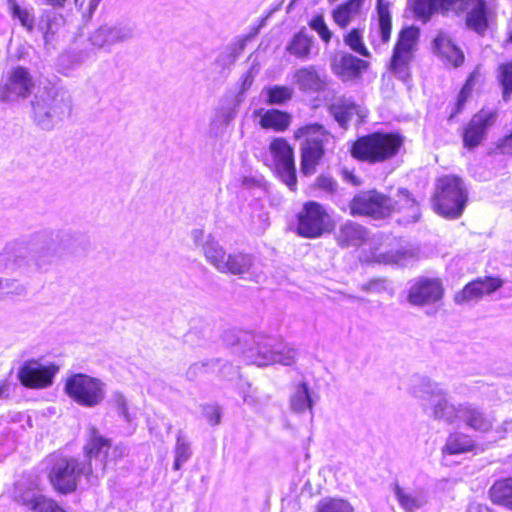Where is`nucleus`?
<instances>
[{"instance_id":"f257e3e1","label":"nucleus","mask_w":512,"mask_h":512,"mask_svg":"<svg viewBox=\"0 0 512 512\" xmlns=\"http://www.w3.org/2000/svg\"><path fill=\"white\" fill-rule=\"evenodd\" d=\"M71 239L67 233L49 230L9 243L0 253V272L29 277L37 271H47L69 252Z\"/></svg>"},{"instance_id":"f03ea898","label":"nucleus","mask_w":512,"mask_h":512,"mask_svg":"<svg viewBox=\"0 0 512 512\" xmlns=\"http://www.w3.org/2000/svg\"><path fill=\"white\" fill-rule=\"evenodd\" d=\"M223 339L227 345L238 346L237 352L243 353L250 363L259 367L277 363L291 365L296 360L294 348L262 333L227 331Z\"/></svg>"},{"instance_id":"7ed1b4c3","label":"nucleus","mask_w":512,"mask_h":512,"mask_svg":"<svg viewBox=\"0 0 512 512\" xmlns=\"http://www.w3.org/2000/svg\"><path fill=\"white\" fill-rule=\"evenodd\" d=\"M413 8L416 15L424 19L438 11L464 13L466 25L479 34L489 26V11L483 0H415Z\"/></svg>"},{"instance_id":"20e7f679","label":"nucleus","mask_w":512,"mask_h":512,"mask_svg":"<svg viewBox=\"0 0 512 512\" xmlns=\"http://www.w3.org/2000/svg\"><path fill=\"white\" fill-rule=\"evenodd\" d=\"M410 393L421 401L425 413L436 421L452 425L460 418V405L456 406L447 392L436 382L423 376H414Z\"/></svg>"},{"instance_id":"39448f33","label":"nucleus","mask_w":512,"mask_h":512,"mask_svg":"<svg viewBox=\"0 0 512 512\" xmlns=\"http://www.w3.org/2000/svg\"><path fill=\"white\" fill-rule=\"evenodd\" d=\"M205 260L218 272L239 277L248 275V279L259 281L262 271L256 268V259L253 255L243 252L227 253L224 247L209 234L203 244Z\"/></svg>"},{"instance_id":"423d86ee","label":"nucleus","mask_w":512,"mask_h":512,"mask_svg":"<svg viewBox=\"0 0 512 512\" xmlns=\"http://www.w3.org/2000/svg\"><path fill=\"white\" fill-rule=\"evenodd\" d=\"M467 201V189L461 178L455 175H446L437 180L433 207L439 215L456 219L462 215Z\"/></svg>"},{"instance_id":"0eeeda50","label":"nucleus","mask_w":512,"mask_h":512,"mask_svg":"<svg viewBox=\"0 0 512 512\" xmlns=\"http://www.w3.org/2000/svg\"><path fill=\"white\" fill-rule=\"evenodd\" d=\"M64 392L78 405L93 408L104 401L106 384L99 378L84 373H74L67 377Z\"/></svg>"},{"instance_id":"6e6552de","label":"nucleus","mask_w":512,"mask_h":512,"mask_svg":"<svg viewBox=\"0 0 512 512\" xmlns=\"http://www.w3.org/2000/svg\"><path fill=\"white\" fill-rule=\"evenodd\" d=\"M294 136L296 139L305 140L302 145V171L304 174H310L322 158L324 147L334 138L322 125L317 123L298 128Z\"/></svg>"},{"instance_id":"1a4fd4ad","label":"nucleus","mask_w":512,"mask_h":512,"mask_svg":"<svg viewBox=\"0 0 512 512\" xmlns=\"http://www.w3.org/2000/svg\"><path fill=\"white\" fill-rule=\"evenodd\" d=\"M402 144V139L394 134L373 133L355 142L352 155L369 162H381L393 157Z\"/></svg>"},{"instance_id":"9d476101","label":"nucleus","mask_w":512,"mask_h":512,"mask_svg":"<svg viewBox=\"0 0 512 512\" xmlns=\"http://www.w3.org/2000/svg\"><path fill=\"white\" fill-rule=\"evenodd\" d=\"M93 476L91 463H80L77 459L58 458L49 474L51 484L61 493H69L76 489L79 478Z\"/></svg>"},{"instance_id":"9b49d317","label":"nucleus","mask_w":512,"mask_h":512,"mask_svg":"<svg viewBox=\"0 0 512 512\" xmlns=\"http://www.w3.org/2000/svg\"><path fill=\"white\" fill-rule=\"evenodd\" d=\"M297 219V232L305 238H318L334 228L329 213L315 201L306 202L298 213Z\"/></svg>"},{"instance_id":"f8f14e48","label":"nucleus","mask_w":512,"mask_h":512,"mask_svg":"<svg viewBox=\"0 0 512 512\" xmlns=\"http://www.w3.org/2000/svg\"><path fill=\"white\" fill-rule=\"evenodd\" d=\"M390 238H374L368 251L363 256L364 261L378 264L405 265L415 258V251L409 248H397Z\"/></svg>"},{"instance_id":"ddd939ff","label":"nucleus","mask_w":512,"mask_h":512,"mask_svg":"<svg viewBox=\"0 0 512 512\" xmlns=\"http://www.w3.org/2000/svg\"><path fill=\"white\" fill-rule=\"evenodd\" d=\"M418 36L419 31L417 28H405L401 31L394 48L389 69L402 80H406L409 77L408 65L412 59Z\"/></svg>"},{"instance_id":"4468645a","label":"nucleus","mask_w":512,"mask_h":512,"mask_svg":"<svg viewBox=\"0 0 512 512\" xmlns=\"http://www.w3.org/2000/svg\"><path fill=\"white\" fill-rule=\"evenodd\" d=\"M349 208L352 215H367L374 218L386 217L394 212L392 198L375 190L356 195L350 202Z\"/></svg>"},{"instance_id":"2eb2a0df","label":"nucleus","mask_w":512,"mask_h":512,"mask_svg":"<svg viewBox=\"0 0 512 512\" xmlns=\"http://www.w3.org/2000/svg\"><path fill=\"white\" fill-rule=\"evenodd\" d=\"M111 445V440L104 437L96 427L90 426L88 428L83 453L86 458L85 463H91L93 466V475L95 477L105 474L108 465V452L111 449Z\"/></svg>"},{"instance_id":"dca6fc26","label":"nucleus","mask_w":512,"mask_h":512,"mask_svg":"<svg viewBox=\"0 0 512 512\" xmlns=\"http://www.w3.org/2000/svg\"><path fill=\"white\" fill-rule=\"evenodd\" d=\"M269 152L277 174L294 191L297 179L293 149L284 138H275L269 145Z\"/></svg>"},{"instance_id":"f3484780","label":"nucleus","mask_w":512,"mask_h":512,"mask_svg":"<svg viewBox=\"0 0 512 512\" xmlns=\"http://www.w3.org/2000/svg\"><path fill=\"white\" fill-rule=\"evenodd\" d=\"M33 87L34 81L28 69L21 66L15 67L0 86V101L8 102L26 98L31 94Z\"/></svg>"},{"instance_id":"a211bd4d","label":"nucleus","mask_w":512,"mask_h":512,"mask_svg":"<svg viewBox=\"0 0 512 512\" xmlns=\"http://www.w3.org/2000/svg\"><path fill=\"white\" fill-rule=\"evenodd\" d=\"M70 111V103L64 93L56 92L50 99L37 102L34 105V113L39 125L44 129H50L54 123L62 120Z\"/></svg>"},{"instance_id":"6ab92c4d","label":"nucleus","mask_w":512,"mask_h":512,"mask_svg":"<svg viewBox=\"0 0 512 512\" xmlns=\"http://www.w3.org/2000/svg\"><path fill=\"white\" fill-rule=\"evenodd\" d=\"M58 372V367L54 364L44 365L38 361H26L18 371V379L25 387L32 389H43L53 383V379Z\"/></svg>"},{"instance_id":"aec40b11","label":"nucleus","mask_w":512,"mask_h":512,"mask_svg":"<svg viewBox=\"0 0 512 512\" xmlns=\"http://www.w3.org/2000/svg\"><path fill=\"white\" fill-rule=\"evenodd\" d=\"M503 285V280L498 277H479L467 283L461 290L455 293L454 302L457 305H468L480 301L484 296L497 291Z\"/></svg>"},{"instance_id":"412c9836","label":"nucleus","mask_w":512,"mask_h":512,"mask_svg":"<svg viewBox=\"0 0 512 512\" xmlns=\"http://www.w3.org/2000/svg\"><path fill=\"white\" fill-rule=\"evenodd\" d=\"M497 113L494 110L482 109L475 114L463 128V145L468 149L479 146L485 139L487 130L495 123Z\"/></svg>"},{"instance_id":"4be33fe9","label":"nucleus","mask_w":512,"mask_h":512,"mask_svg":"<svg viewBox=\"0 0 512 512\" xmlns=\"http://www.w3.org/2000/svg\"><path fill=\"white\" fill-rule=\"evenodd\" d=\"M134 35L132 27L124 24H103L89 36L91 45L98 49H110L111 46L131 39Z\"/></svg>"},{"instance_id":"5701e85b","label":"nucleus","mask_w":512,"mask_h":512,"mask_svg":"<svg viewBox=\"0 0 512 512\" xmlns=\"http://www.w3.org/2000/svg\"><path fill=\"white\" fill-rule=\"evenodd\" d=\"M444 296V288L438 279L421 278L409 289L408 302L413 306L437 303Z\"/></svg>"},{"instance_id":"b1692460","label":"nucleus","mask_w":512,"mask_h":512,"mask_svg":"<svg viewBox=\"0 0 512 512\" xmlns=\"http://www.w3.org/2000/svg\"><path fill=\"white\" fill-rule=\"evenodd\" d=\"M394 495L400 507L406 512H416L429 503V492L425 487H401L396 485Z\"/></svg>"},{"instance_id":"393cba45","label":"nucleus","mask_w":512,"mask_h":512,"mask_svg":"<svg viewBox=\"0 0 512 512\" xmlns=\"http://www.w3.org/2000/svg\"><path fill=\"white\" fill-rule=\"evenodd\" d=\"M292 80L300 91L309 94L324 91L328 84L326 76L320 74L313 65L297 69Z\"/></svg>"},{"instance_id":"a878e982","label":"nucleus","mask_w":512,"mask_h":512,"mask_svg":"<svg viewBox=\"0 0 512 512\" xmlns=\"http://www.w3.org/2000/svg\"><path fill=\"white\" fill-rule=\"evenodd\" d=\"M329 112L334 120L341 126L346 127L348 122L354 117L360 122L365 117V113L350 98L339 97L329 105Z\"/></svg>"},{"instance_id":"bb28decb","label":"nucleus","mask_w":512,"mask_h":512,"mask_svg":"<svg viewBox=\"0 0 512 512\" xmlns=\"http://www.w3.org/2000/svg\"><path fill=\"white\" fill-rule=\"evenodd\" d=\"M366 66L365 61L351 54L335 55L331 62L333 72L344 81L359 77Z\"/></svg>"},{"instance_id":"cd10ccee","label":"nucleus","mask_w":512,"mask_h":512,"mask_svg":"<svg viewBox=\"0 0 512 512\" xmlns=\"http://www.w3.org/2000/svg\"><path fill=\"white\" fill-rule=\"evenodd\" d=\"M467 427L488 432L493 426V419L471 403L460 404V418Z\"/></svg>"},{"instance_id":"c85d7f7f","label":"nucleus","mask_w":512,"mask_h":512,"mask_svg":"<svg viewBox=\"0 0 512 512\" xmlns=\"http://www.w3.org/2000/svg\"><path fill=\"white\" fill-rule=\"evenodd\" d=\"M434 52L447 64L453 67L460 66L464 61V54L458 48L451 38L444 34L439 33L434 39Z\"/></svg>"},{"instance_id":"c756f323","label":"nucleus","mask_w":512,"mask_h":512,"mask_svg":"<svg viewBox=\"0 0 512 512\" xmlns=\"http://www.w3.org/2000/svg\"><path fill=\"white\" fill-rule=\"evenodd\" d=\"M368 238V232L360 224L347 221L339 227L336 241L341 247L361 246Z\"/></svg>"},{"instance_id":"7c9ffc66","label":"nucleus","mask_w":512,"mask_h":512,"mask_svg":"<svg viewBox=\"0 0 512 512\" xmlns=\"http://www.w3.org/2000/svg\"><path fill=\"white\" fill-rule=\"evenodd\" d=\"M255 113L260 117L259 124L264 129L284 131L291 123V115L280 110L270 109L264 111L259 109Z\"/></svg>"},{"instance_id":"2f4dec72","label":"nucleus","mask_w":512,"mask_h":512,"mask_svg":"<svg viewBox=\"0 0 512 512\" xmlns=\"http://www.w3.org/2000/svg\"><path fill=\"white\" fill-rule=\"evenodd\" d=\"M364 2L365 0H348L344 4L337 6L332 12L335 23L341 28L347 27L361 15Z\"/></svg>"},{"instance_id":"473e14b6","label":"nucleus","mask_w":512,"mask_h":512,"mask_svg":"<svg viewBox=\"0 0 512 512\" xmlns=\"http://www.w3.org/2000/svg\"><path fill=\"white\" fill-rule=\"evenodd\" d=\"M17 499L33 512H65L53 500L34 491H27L18 496Z\"/></svg>"},{"instance_id":"72a5a7b5","label":"nucleus","mask_w":512,"mask_h":512,"mask_svg":"<svg viewBox=\"0 0 512 512\" xmlns=\"http://www.w3.org/2000/svg\"><path fill=\"white\" fill-rule=\"evenodd\" d=\"M475 443L472 438L461 432L450 433L442 447L444 455H459L472 451Z\"/></svg>"},{"instance_id":"f704fd0d","label":"nucleus","mask_w":512,"mask_h":512,"mask_svg":"<svg viewBox=\"0 0 512 512\" xmlns=\"http://www.w3.org/2000/svg\"><path fill=\"white\" fill-rule=\"evenodd\" d=\"M394 211L404 212L407 221H417L420 217V208L414 198L406 189H399L395 199H392Z\"/></svg>"},{"instance_id":"c9c22d12","label":"nucleus","mask_w":512,"mask_h":512,"mask_svg":"<svg viewBox=\"0 0 512 512\" xmlns=\"http://www.w3.org/2000/svg\"><path fill=\"white\" fill-rule=\"evenodd\" d=\"M290 408L293 412L302 414L307 410L312 413L314 401L311 398L309 387L306 383H299L290 396Z\"/></svg>"},{"instance_id":"e433bc0d","label":"nucleus","mask_w":512,"mask_h":512,"mask_svg":"<svg viewBox=\"0 0 512 512\" xmlns=\"http://www.w3.org/2000/svg\"><path fill=\"white\" fill-rule=\"evenodd\" d=\"M257 33L258 30L255 29L253 33L237 38L218 55L216 61L222 66H231L242 53L247 42Z\"/></svg>"},{"instance_id":"4c0bfd02","label":"nucleus","mask_w":512,"mask_h":512,"mask_svg":"<svg viewBox=\"0 0 512 512\" xmlns=\"http://www.w3.org/2000/svg\"><path fill=\"white\" fill-rule=\"evenodd\" d=\"M493 503L512 511V477L496 481L489 490Z\"/></svg>"},{"instance_id":"58836bf2","label":"nucleus","mask_w":512,"mask_h":512,"mask_svg":"<svg viewBox=\"0 0 512 512\" xmlns=\"http://www.w3.org/2000/svg\"><path fill=\"white\" fill-rule=\"evenodd\" d=\"M313 45V38L304 30L299 31L293 36L286 50L295 57L306 60L310 57Z\"/></svg>"},{"instance_id":"ea45409f","label":"nucleus","mask_w":512,"mask_h":512,"mask_svg":"<svg viewBox=\"0 0 512 512\" xmlns=\"http://www.w3.org/2000/svg\"><path fill=\"white\" fill-rule=\"evenodd\" d=\"M191 457V447L188 438L182 430H179L176 435V444L174 449V470H179L182 465Z\"/></svg>"},{"instance_id":"a19ab883","label":"nucleus","mask_w":512,"mask_h":512,"mask_svg":"<svg viewBox=\"0 0 512 512\" xmlns=\"http://www.w3.org/2000/svg\"><path fill=\"white\" fill-rule=\"evenodd\" d=\"M8 8L12 17L18 19L20 24L26 28L28 32L34 30V16L31 10L21 7L16 0H8Z\"/></svg>"},{"instance_id":"79ce46f5","label":"nucleus","mask_w":512,"mask_h":512,"mask_svg":"<svg viewBox=\"0 0 512 512\" xmlns=\"http://www.w3.org/2000/svg\"><path fill=\"white\" fill-rule=\"evenodd\" d=\"M263 91L267 96V103L271 105L284 104L293 96V89L288 86L274 85Z\"/></svg>"},{"instance_id":"37998d69","label":"nucleus","mask_w":512,"mask_h":512,"mask_svg":"<svg viewBox=\"0 0 512 512\" xmlns=\"http://www.w3.org/2000/svg\"><path fill=\"white\" fill-rule=\"evenodd\" d=\"M377 14L380 17L378 33H380L382 40L386 41L391 35L392 28L388 0H377Z\"/></svg>"},{"instance_id":"c03bdc74","label":"nucleus","mask_w":512,"mask_h":512,"mask_svg":"<svg viewBox=\"0 0 512 512\" xmlns=\"http://www.w3.org/2000/svg\"><path fill=\"white\" fill-rule=\"evenodd\" d=\"M58 18L52 12L42 14L38 23V30L42 33L44 42L48 44L58 30Z\"/></svg>"},{"instance_id":"a18cd8bd","label":"nucleus","mask_w":512,"mask_h":512,"mask_svg":"<svg viewBox=\"0 0 512 512\" xmlns=\"http://www.w3.org/2000/svg\"><path fill=\"white\" fill-rule=\"evenodd\" d=\"M316 512H354L349 502L343 499H324L318 506Z\"/></svg>"},{"instance_id":"49530a36","label":"nucleus","mask_w":512,"mask_h":512,"mask_svg":"<svg viewBox=\"0 0 512 512\" xmlns=\"http://www.w3.org/2000/svg\"><path fill=\"white\" fill-rule=\"evenodd\" d=\"M345 43L356 53L369 57L370 54L362 42V35L358 29L351 30L345 37Z\"/></svg>"},{"instance_id":"de8ad7c7","label":"nucleus","mask_w":512,"mask_h":512,"mask_svg":"<svg viewBox=\"0 0 512 512\" xmlns=\"http://www.w3.org/2000/svg\"><path fill=\"white\" fill-rule=\"evenodd\" d=\"M500 77L503 86V98L508 100L512 92V62L500 66Z\"/></svg>"},{"instance_id":"09e8293b","label":"nucleus","mask_w":512,"mask_h":512,"mask_svg":"<svg viewBox=\"0 0 512 512\" xmlns=\"http://www.w3.org/2000/svg\"><path fill=\"white\" fill-rule=\"evenodd\" d=\"M309 26L311 29L316 31L320 38L325 42L328 43L332 38V32L328 28L327 24L324 21V18L322 15L315 16L309 23Z\"/></svg>"},{"instance_id":"8fccbe9b","label":"nucleus","mask_w":512,"mask_h":512,"mask_svg":"<svg viewBox=\"0 0 512 512\" xmlns=\"http://www.w3.org/2000/svg\"><path fill=\"white\" fill-rule=\"evenodd\" d=\"M14 290L18 295L25 293V287L20 284L16 279H5L0 277V298L4 295L7 290Z\"/></svg>"},{"instance_id":"3c124183","label":"nucleus","mask_w":512,"mask_h":512,"mask_svg":"<svg viewBox=\"0 0 512 512\" xmlns=\"http://www.w3.org/2000/svg\"><path fill=\"white\" fill-rule=\"evenodd\" d=\"M472 88H473L472 79L469 78L466 81V83L464 84V86L462 87V89L458 95V99H457V103H456V110L451 115V117L458 114L462 110V108L464 107V105L472 91Z\"/></svg>"},{"instance_id":"603ef678","label":"nucleus","mask_w":512,"mask_h":512,"mask_svg":"<svg viewBox=\"0 0 512 512\" xmlns=\"http://www.w3.org/2000/svg\"><path fill=\"white\" fill-rule=\"evenodd\" d=\"M238 105L234 104L233 106L229 107H222L218 110V117L219 120L225 124L228 125L236 116L238 112Z\"/></svg>"},{"instance_id":"864d4df0","label":"nucleus","mask_w":512,"mask_h":512,"mask_svg":"<svg viewBox=\"0 0 512 512\" xmlns=\"http://www.w3.org/2000/svg\"><path fill=\"white\" fill-rule=\"evenodd\" d=\"M319 189L333 194L337 189V183L329 176H319L315 184Z\"/></svg>"},{"instance_id":"5fc2aeb1","label":"nucleus","mask_w":512,"mask_h":512,"mask_svg":"<svg viewBox=\"0 0 512 512\" xmlns=\"http://www.w3.org/2000/svg\"><path fill=\"white\" fill-rule=\"evenodd\" d=\"M205 416L208 422L215 426L220 423L221 420V410L217 406H207L204 410Z\"/></svg>"},{"instance_id":"6e6d98bb","label":"nucleus","mask_w":512,"mask_h":512,"mask_svg":"<svg viewBox=\"0 0 512 512\" xmlns=\"http://www.w3.org/2000/svg\"><path fill=\"white\" fill-rule=\"evenodd\" d=\"M379 27H380V17L378 16L377 28L375 30H371L370 31V36H369L370 37V41L374 45V47H379L381 45H384L390 39V37H389L386 41L382 40V37H381L380 33H378Z\"/></svg>"},{"instance_id":"4d7b16f0","label":"nucleus","mask_w":512,"mask_h":512,"mask_svg":"<svg viewBox=\"0 0 512 512\" xmlns=\"http://www.w3.org/2000/svg\"><path fill=\"white\" fill-rule=\"evenodd\" d=\"M341 176L344 181H346L347 183H350L354 186H358L361 184L359 178L352 171H350L347 168L341 169Z\"/></svg>"},{"instance_id":"13d9d810","label":"nucleus","mask_w":512,"mask_h":512,"mask_svg":"<svg viewBox=\"0 0 512 512\" xmlns=\"http://www.w3.org/2000/svg\"><path fill=\"white\" fill-rule=\"evenodd\" d=\"M208 236L209 235H207L206 237L204 236V231L202 229H194L191 231V238H192L193 242L196 245L201 246L202 248H203V244L207 240Z\"/></svg>"},{"instance_id":"bf43d9fd","label":"nucleus","mask_w":512,"mask_h":512,"mask_svg":"<svg viewBox=\"0 0 512 512\" xmlns=\"http://www.w3.org/2000/svg\"><path fill=\"white\" fill-rule=\"evenodd\" d=\"M220 373L224 378H229L238 375V369L233 365L225 363L222 365Z\"/></svg>"},{"instance_id":"052dcab7","label":"nucleus","mask_w":512,"mask_h":512,"mask_svg":"<svg viewBox=\"0 0 512 512\" xmlns=\"http://www.w3.org/2000/svg\"><path fill=\"white\" fill-rule=\"evenodd\" d=\"M253 83V76L250 72L246 73L241 80V87L239 94H243L245 91H247Z\"/></svg>"},{"instance_id":"680f3d73","label":"nucleus","mask_w":512,"mask_h":512,"mask_svg":"<svg viewBox=\"0 0 512 512\" xmlns=\"http://www.w3.org/2000/svg\"><path fill=\"white\" fill-rule=\"evenodd\" d=\"M114 398H115V402H116L120 412L123 414V416L126 417L127 416V405H126L124 396L120 393H117L114 395Z\"/></svg>"},{"instance_id":"e2e57ef3","label":"nucleus","mask_w":512,"mask_h":512,"mask_svg":"<svg viewBox=\"0 0 512 512\" xmlns=\"http://www.w3.org/2000/svg\"><path fill=\"white\" fill-rule=\"evenodd\" d=\"M501 149L504 153L512 155V133L504 138Z\"/></svg>"},{"instance_id":"0e129e2a","label":"nucleus","mask_w":512,"mask_h":512,"mask_svg":"<svg viewBox=\"0 0 512 512\" xmlns=\"http://www.w3.org/2000/svg\"><path fill=\"white\" fill-rule=\"evenodd\" d=\"M44 2L46 5L61 8L65 5L66 0H44Z\"/></svg>"},{"instance_id":"69168bd1","label":"nucleus","mask_w":512,"mask_h":512,"mask_svg":"<svg viewBox=\"0 0 512 512\" xmlns=\"http://www.w3.org/2000/svg\"><path fill=\"white\" fill-rule=\"evenodd\" d=\"M112 454H113V457L116 459V458H121L123 457V455L125 454V448L122 447V446H116L113 450H112Z\"/></svg>"},{"instance_id":"338daca9","label":"nucleus","mask_w":512,"mask_h":512,"mask_svg":"<svg viewBox=\"0 0 512 512\" xmlns=\"http://www.w3.org/2000/svg\"><path fill=\"white\" fill-rule=\"evenodd\" d=\"M205 366H206V363H196V364L192 365V366L189 368L188 373H189V374H190V373L195 374L197 370H199V369H201V368H203V367H205Z\"/></svg>"},{"instance_id":"774afa93","label":"nucleus","mask_w":512,"mask_h":512,"mask_svg":"<svg viewBox=\"0 0 512 512\" xmlns=\"http://www.w3.org/2000/svg\"><path fill=\"white\" fill-rule=\"evenodd\" d=\"M8 383L7 382H2L0 383V399L4 396V394L7 392L8 390Z\"/></svg>"}]
</instances>
